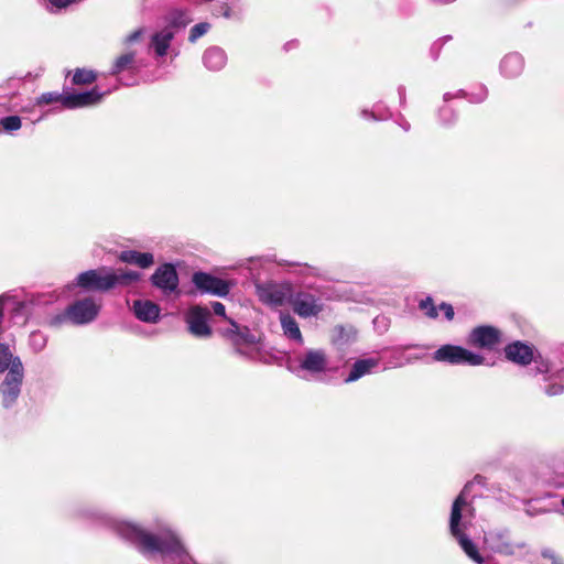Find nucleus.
I'll return each mask as SVG.
<instances>
[{
    "mask_svg": "<svg viewBox=\"0 0 564 564\" xmlns=\"http://www.w3.org/2000/svg\"><path fill=\"white\" fill-rule=\"evenodd\" d=\"M133 313L144 323H156L160 317V307L151 301L138 300L133 303Z\"/></svg>",
    "mask_w": 564,
    "mask_h": 564,
    "instance_id": "nucleus-19",
    "label": "nucleus"
},
{
    "mask_svg": "<svg viewBox=\"0 0 564 564\" xmlns=\"http://www.w3.org/2000/svg\"><path fill=\"white\" fill-rule=\"evenodd\" d=\"M24 378V368L22 362H15L0 383V395L4 408L11 406L20 395L21 386Z\"/></svg>",
    "mask_w": 564,
    "mask_h": 564,
    "instance_id": "nucleus-8",
    "label": "nucleus"
},
{
    "mask_svg": "<svg viewBox=\"0 0 564 564\" xmlns=\"http://www.w3.org/2000/svg\"><path fill=\"white\" fill-rule=\"evenodd\" d=\"M361 113H362V116H364L365 118H373V119H377V117H376L372 112L370 113V112H368L367 110H364Z\"/></svg>",
    "mask_w": 564,
    "mask_h": 564,
    "instance_id": "nucleus-44",
    "label": "nucleus"
},
{
    "mask_svg": "<svg viewBox=\"0 0 564 564\" xmlns=\"http://www.w3.org/2000/svg\"><path fill=\"white\" fill-rule=\"evenodd\" d=\"M433 359L438 362L469 366H479L485 360L482 356L455 345L441 346L433 352Z\"/></svg>",
    "mask_w": 564,
    "mask_h": 564,
    "instance_id": "nucleus-7",
    "label": "nucleus"
},
{
    "mask_svg": "<svg viewBox=\"0 0 564 564\" xmlns=\"http://www.w3.org/2000/svg\"><path fill=\"white\" fill-rule=\"evenodd\" d=\"M229 323L230 327L224 330V336L234 346L236 352L247 359L259 360L262 349L260 336L246 326H239L235 321L229 319Z\"/></svg>",
    "mask_w": 564,
    "mask_h": 564,
    "instance_id": "nucleus-5",
    "label": "nucleus"
},
{
    "mask_svg": "<svg viewBox=\"0 0 564 564\" xmlns=\"http://www.w3.org/2000/svg\"><path fill=\"white\" fill-rule=\"evenodd\" d=\"M256 292L263 304L278 307L289 303L292 286L288 283H263L256 285Z\"/></svg>",
    "mask_w": 564,
    "mask_h": 564,
    "instance_id": "nucleus-10",
    "label": "nucleus"
},
{
    "mask_svg": "<svg viewBox=\"0 0 564 564\" xmlns=\"http://www.w3.org/2000/svg\"><path fill=\"white\" fill-rule=\"evenodd\" d=\"M96 74L93 70L77 68L73 76L75 85L91 84L96 80Z\"/></svg>",
    "mask_w": 564,
    "mask_h": 564,
    "instance_id": "nucleus-31",
    "label": "nucleus"
},
{
    "mask_svg": "<svg viewBox=\"0 0 564 564\" xmlns=\"http://www.w3.org/2000/svg\"><path fill=\"white\" fill-rule=\"evenodd\" d=\"M142 34H143V29H138V30L133 31L132 33L127 35V37L124 39V44L130 45V44L139 41L142 36Z\"/></svg>",
    "mask_w": 564,
    "mask_h": 564,
    "instance_id": "nucleus-38",
    "label": "nucleus"
},
{
    "mask_svg": "<svg viewBox=\"0 0 564 564\" xmlns=\"http://www.w3.org/2000/svg\"><path fill=\"white\" fill-rule=\"evenodd\" d=\"M91 517L98 519L119 536L130 542L141 554L150 560L159 556L163 564H187L191 561V556L178 535L164 521H158L155 529L149 531L138 523L119 520L107 513L93 512Z\"/></svg>",
    "mask_w": 564,
    "mask_h": 564,
    "instance_id": "nucleus-1",
    "label": "nucleus"
},
{
    "mask_svg": "<svg viewBox=\"0 0 564 564\" xmlns=\"http://www.w3.org/2000/svg\"><path fill=\"white\" fill-rule=\"evenodd\" d=\"M300 273L304 276H315V278L325 279V280L330 279L328 276L326 270L318 268V267L307 265V264L301 267Z\"/></svg>",
    "mask_w": 564,
    "mask_h": 564,
    "instance_id": "nucleus-33",
    "label": "nucleus"
},
{
    "mask_svg": "<svg viewBox=\"0 0 564 564\" xmlns=\"http://www.w3.org/2000/svg\"><path fill=\"white\" fill-rule=\"evenodd\" d=\"M468 485L464 487L459 496L454 500L449 516V532L456 539L465 554L476 564H484L485 558L477 545L467 536L466 531L475 518V509L466 498Z\"/></svg>",
    "mask_w": 564,
    "mask_h": 564,
    "instance_id": "nucleus-2",
    "label": "nucleus"
},
{
    "mask_svg": "<svg viewBox=\"0 0 564 564\" xmlns=\"http://www.w3.org/2000/svg\"><path fill=\"white\" fill-rule=\"evenodd\" d=\"M440 118L443 123L448 124L455 120L456 116L448 107H444L440 110Z\"/></svg>",
    "mask_w": 564,
    "mask_h": 564,
    "instance_id": "nucleus-36",
    "label": "nucleus"
},
{
    "mask_svg": "<svg viewBox=\"0 0 564 564\" xmlns=\"http://www.w3.org/2000/svg\"><path fill=\"white\" fill-rule=\"evenodd\" d=\"M542 556L552 562V564H563L560 558L555 555V553L550 549H544L542 551Z\"/></svg>",
    "mask_w": 564,
    "mask_h": 564,
    "instance_id": "nucleus-40",
    "label": "nucleus"
},
{
    "mask_svg": "<svg viewBox=\"0 0 564 564\" xmlns=\"http://www.w3.org/2000/svg\"><path fill=\"white\" fill-rule=\"evenodd\" d=\"M0 126L7 133H13L21 129L22 120L19 116H7L0 119Z\"/></svg>",
    "mask_w": 564,
    "mask_h": 564,
    "instance_id": "nucleus-29",
    "label": "nucleus"
},
{
    "mask_svg": "<svg viewBox=\"0 0 564 564\" xmlns=\"http://www.w3.org/2000/svg\"><path fill=\"white\" fill-rule=\"evenodd\" d=\"M328 356L324 349L310 348L289 362V369L299 378H318L328 370Z\"/></svg>",
    "mask_w": 564,
    "mask_h": 564,
    "instance_id": "nucleus-4",
    "label": "nucleus"
},
{
    "mask_svg": "<svg viewBox=\"0 0 564 564\" xmlns=\"http://www.w3.org/2000/svg\"><path fill=\"white\" fill-rule=\"evenodd\" d=\"M378 365L379 360L375 358L359 359L354 362L350 372L348 373L344 381L346 383L355 382L362 378L364 376L371 373L372 370L378 367Z\"/></svg>",
    "mask_w": 564,
    "mask_h": 564,
    "instance_id": "nucleus-20",
    "label": "nucleus"
},
{
    "mask_svg": "<svg viewBox=\"0 0 564 564\" xmlns=\"http://www.w3.org/2000/svg\"><path fill=\"white\" fill-rule=\"evenodd\" d=\"M500 341V332L492 326H478L468 337V344L479 348L494 349Z\"/></svg>",
    "mask_w": 564,
    "mask_h": 564,
    "instance_id": "nucleus-15",
    "label": "nucleus"
},
{
    "mask_svg": "<svg viewBox=\"0 0 564 564\" xmlns=\"http://www.w3.org/2000/svg\"><path fill=\"white\" fill-rule=\"evenodd\" d=\"M152 283L160 289L164 294H171L177 290L178 275L175 268L165 263L159 267L153 273Z\"/></svg>",
    "mask_w": 564,
    "mask_h": 564,
    "instance_id": "nucleus-14",
    "label": "nucleus"
},
{
    "mask_svg": "<svg viewBox=\"0 0 564 564\" xmlns=\"http://www.w3.org/2000/svg\"><path fill=\"white\" fill-rule=\"evenodd\" d=\"M209 311L205 307L193 306L188 310L185 321L188 326V330L196 337H209L212 335V328L208 325Z\"/></svg>",
    "mask_w": 564,
    "mask_h": 564,
    "instance_id": "nucleus-12",
    "label": "nucleus"
},
{
    "mask_svg": "<svg viewBox=\"0 0 564 564\" xmlns=\"http://www.w3.org/2000/svg\"><path fill=\"white\" fill-rule=\"evenodd\" d=\"M398 93H399V96H400V99H401V102H402V101H403V99H404V94H405V89H404V87H402V86H401V87H399V88H398Z\"/></svg>",
    "mask_w": 564,
    "mask_h": 564,
    "instance_id": "nucleus-43",
    "label": "nucleus"
},
{
    "mask_svg": "<svg viewBox=\"0 0 564 564\" xmlns=\"http://www.w3.org/2000/svg\"><path fill=\"white\" fill-rule=\"evenodd\" d=\"M192 21L188 11L183 9H174L169 13V24L174 31L175 28H184Z\"/></svg>",
    "mask_w": 564,
    "mask_h": 564,
    "instance_id": "nucleus-28",
    "label": "nucleus"
},
{
    "mask_svg": "<svg viewBox=\"0 0 564 564\" xmlns=\"http://www.w3.org/2000/svg\"><path fill=\"white\" fill-rule=\"evenodd\" d=\"M280 324L283 332V335L300 345L303 344V335L299 327L296 319L290 314L285 312L280 313Z\"/></svg>",
    "mask_w": 564,
    "mask_h": 564,
    "instance_id": "nucleus-21",
    "label": "nucleus"
},
{
    "mask_svg": "<svg viewBox=\"0 0 564 564\" xmlns=\"http://www.w3.org/2000/svg\"><path fill=\"white\" fill-rule=\"evenodd\" d=\"M409 128H410V126H409L408 123H406L405 126H403V129H404L405 131H408V130H409Z\"/></svg>",
    "mask_w": 564,
    "mask_h": 564,
    "instance_id": "nucleus-46",
    "label": "nucleus"
},
{
    "mask_svg": "<svg viewBox=\"0 0 564 564\" xmlns=\"http://www.w3.org/2000/svg\"><path fill=\"white\" fill-rule=\"evenodd\" d=\"M193 283L200 292L217 296H226L230 291V285L226 281L205 272L194 273Z\"/></svg>",
    "mask_w": 564,
    "mask_h": 564,
    "instance_id": "nucleus-13",
    "label": "nucleus"
},
{
    "mask_svg": "<svg viewBox=\"0 0 564 564\" xmlns=\"http://www.w3.org/2000/svg\"><path fill=\"white\" fill-rule=\"evenodd\" d=\"M175 32L171 26L155 31L150 39L149 48L154 52L155 57H163L167 54Z\"/></svg>",
    "mask_w": 564,
    "mask_h": 564,
    "instance_id": "nucleus-17",
    "label": "nucleus"
},
{
    "mask_svg": "<svg viewBox=\"0 0 564 564\" xmlns=\"http://www.w3.org/2000/svg\"><path fill=\"white\" fill-rule=\"evenodd\" d=\"M505 354L507 359L519 365H528L533 360V348L521 341L509 344Z\"/></svg>",
    "mask_w": 564,
    "mask_h": 564,
    "instance_id": "nucleus-18",
    "label": "nucleus"
},
{
    "mask_svg": "<svg viewBox=\"0 0 564 564\" xmlns=\"http://www.w3.org/2000/svg\"><path fill=\"white\" fill-rule=\"evenodd\" d=\"M122 262L135 264L142 269H147L154 263L153 254L150 252H139L135 250L122 251L119 256Z\"/></svg>",
    "mask_w": 564,
    "mask_h": 564,
    "instance_id": "nucleus-25",
    "label": "nucleus"
},
{
    "mask_svg": "<svg viewBox=\"0 0 564 564\" xmlns=\"http://www.w3.org/2000/svg\"><path fill=\"white\" fill-rule=\"evenodd\" d=\"M289 304L292 306L293 312L302 318H310L317 316L324 310L321 300L308 292H291Z\"/></svg>",
    "mask_w": 564,
    "mask_h": 564,
    "instance_id": "nucleus-9",
    "label": "nucleus"
},
{
    "mask_svg": "<svg viewBox=\"0 0 564 564\" xmlns=\"http://www.w3.org/2000/svg\"><path fill=\"white\" fill-rule=\"evenodd\" d=\"M486 541L495 553L506 556L517 555L527 549L524 541L513 542L508 530L491 531L487 534Z\"/></svg>",
    "mask_w": 564,
    "mask_h": 564,
    "instance_id": "nucleus-11",
    "label": "nucleus"
},
{
    "mask_svg": "<svg viewBox=\"0 0 564 564\" xmlns=\"http://www.w3.org/2000/svg\"><path fill=\"white\" fill-rule=\"evenodd\" d=\"M203 63L209 70H220L227 63V55L219 47H209L203 55Z\"/></svg>",
    "mask_w": 564,
    "mask_h": 564,
    "instance_id": "nucleus-24",
    "label": "nucleus"
},
{
    "mask_svg": "<svg viewBox=\"0 0 564 564\" xmlns=\"http://www.w3.org/2000/svg\"><path fill=\"white\" fill-rule=\"evenodd\" d=\"M209 26L210 25L206 22L195 24L189 31V36H188L189 42H192V43L196 42L200 36H203L204 34L207 33V31L209 30Z\"/></svg>",
    "mask_w": 564,
    "mask_h": 564,
    "instance_id": "nucleus-35",
    "label": "nucleus"
},
{
    "mask_svg": "<svg viewBox=\"0 0 564 564\" xmlns=\"http://www.w3.org/2000/svg\"><path fill=\"white\" fill-rule=\"evenodd\" d=\"M212 308L216 315L226 318V308H225L224 304H221L220 302H213Z\"/></svg>",
    "mask_w": 564,
    "mask_h": 564,
    "instance_id": "nucleus-41",
    "label": "nucleus"
},
{
    "mask_svg": "<svg viewBox=\"0 0 564 564\" xmlns=\"http://www.w3.org/2000/svg\"><path fill=\"white\" fill-rule=\"evenodd\" d=\"M106 94L97 87L84 93L66 94L63 98V106L68 109L94 106L99 104Z\"/></svg>",
    "mask_w": 564,
    "mask_h": 564,
    "instance_id": "nucleus-16",
    "label": "nucleus"
},
{
    "mask_svg": "<svg viewBox=\"0 0 564 564\" xmlns=\"http://www.w3.org/2000/svg\"><path fill=\"white\" fill-rule=\"evenodd\" d=\"M440 310L444 313L447 321H452L454 318V308L451 304L442 303L440 305Z\"/></svg>",
    "mask_w": 564,
    "mask_h": 564,
    "instance_id": "nucleus-39",
    "label": "nucleus"
},
{
    "mask_svg": "<svg viewBox=\"0 0 564 564\" xmlns=\"http://www.w3.org/2000/svg\"><path fill=\"white\" fill-rule=\"evenodd\" d=\"M523 68L524 61L522 56L518 53L507 54L500 63L501 74L510 78L519 76L522 73Z\"/></svg>",
    "mask_w": 564,
    "mask_h": 564,
    "instance_id": "nucleus-22",
    "label": "nucleus"
},
{
    "mask_svg": "<svg viewBox=\"0 0 564 564\" xmlns=\"http://www.w3.org/2000/svg\"><path fill=\"white\" fill-rule=\"evenodd\" d=\"M534 371L535 373H549L550 372V368H549V365L545 362V361H535V366H534Z\"/></svg>",
    "mask_w": 564,
    "mask_h": 564,
    "instance_id": "nucleus-42",
    "label": "nucleus"
},
{
    "mask_svg": "<svg viewBox=\"0 0 564 564\" xmlns=\"http://www.w3.org/2000/svg\"><path fill=\"white\" fill-rule=\"evenodd\" d=\"M15 362H22L20 357L14 356L8 345L0 344V373L14 368Z\"/></svg>",
    "mask_w": 564,
    "mask_h": 564,
    "instance_id": "nucleus-27",
    "label": "nucleus"
},
{
    "mask_svg": "<svg viewBox=\"0 0 564 564\" xmlns=\"http://www.w3.org/2000/svg\"><path fill=\"white\" fill-rule=\"evenodd\" d=\"M419 307L424 311L425 315L430 318H436L438 316L437 307L434 305L433 300L430 296L421 300Z\"/></svg>",
    "mask_w": 564,
    "mask_h": 564,
    "instance_id": "nucleus-34",
    "label": "nucleus"
},
{
    "mask_svg": "<svg viewBox=\"0 0 564 564\" xmlns=\"http://www.w3.org/2000/svg\"><path fill=\"white\" fill-rule=\"evenodd\" d=\"M487 89L485 86H478L471 91L464 89H457L455 93H445L443 99L445 102L451 101L454 98H467L470 102L480 104L487 98Z\"/></svg>",
    "mask_w": 564,
    "mask_h": 564,
    "instance_id": "nucleus-23",
    "label": "nucleus"
},
{
    "mask_svg": "<svg viewBox=\"0 0 564 564\" xmlns=\"http://www.w3.org/2000/svg\"><path fill=\"white\" fill-rule=\"evenodd\" d=\"M65 95L63 94H59L57 91H47V93H43L42 95H40L37 98H36V101L35 104L37 106H42V105H50V104H53V102H57L59 101L62 105H63V98H64Z\"/></svg>",
    "mask_w": 564,
    "mask_h": 564,
    "instance_id": "nucleus-32",
    "label": "nucleus"
},
{
    "mask_svg": "<svg viewBox=\"0 0 564 564\" xmlns=\"http://www.w3.org/2000/svg\"><path fill=\"white\" fill-rule=\"evenodd\" d=\"M47 344L46 336L41 332H33L29 337V345L34 352L42 351Z\"/></svg>",
    "mask_w": 564,
    "mask_h": 564,
    "instance_id": "nucleus-30",
    "label": "nucleus"
},
{
    "mask_svg": "<svg viewBox=\"0 0 564 564\" xmlns=\"http://www.w3.org/2000/svg\"><path fill=\"white\" fill-rule=\"evenodd\" d=\"M101 308V303L93 297H85L68 305L64 313L54 316L51 325L58 326L68 321L74 325H86L94 322Z\"/></svg>",
    "mask_w": 564,
    "mask_h": 564,
    "instance_id": "nucleus-6",
    "label": "nucleus"
},
{
    "mask_svg": "<svg viewBox=\"0 0 564 564\" xmlns=\"http://www.w3.org/2000/svg\"><path fill=\"white\" fill-rule=\"evenodd\" d=\"M141 278L140 272L133 270H112L106 267L88 270L77 275L75 282L68 288L79 286L87 291L106 292L116 286H127Z\"/></svg>",
    "mask_w": 564,
    "mask_h": 564,
    "instance_id": "nucleus-3",
    "label": "nucleus"
},
{
    "mask_svg": "<svg viewBox=\"0 0 564 564\" xmlns=\"http://www.w3.org/2000/svg\"><path fill=\"white\" fill-rule=\"evenodd\" d=\"M223 14H224L225 18H230V9L228 7H225Z\"/></svg>",
    "mask_w": 564,
    "mask_h": 564,
    "instance_id": "nucleus-45",
    "label": "nucleus"
},
{
    "mask_svg": "<svg viewBox=\"0 0 564 564\" xmlns=\"http://www.w3.org/2000/svg\"><path fill=\"white\" fill-rule=\"evenodd\" d=\"M135 62V52L128 51L121 55H119L112 65L110 70V75H118L124 70L131 69Z\"/></svg>",
    "mask_w": 564,
    "mask_h": 564,
    "instance_id": "nucleus-26",
    "label": "nucleus"
},
{
    "mask_svg": "<svg viewBox=\"0 0 564 564\" xmlns=\"http://www.w3.org/2000/svg\"><path fill=\"white\" fill-rule=\"evenodd\" d=\"M564 391V387L560 383H550L547 384L545 388H544V392L550 395V397H554V395H558L561 394L562 392Z\"/></svg>",
    "mask_w": 564,
    "mask_h": 564,
    "instance_id": "nucleus-37",
    "label": "nucleus"
}]
</instances>
